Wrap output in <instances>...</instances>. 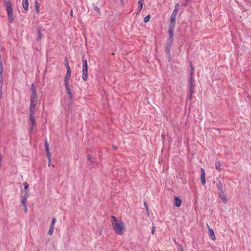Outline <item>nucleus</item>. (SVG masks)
<instances>
[{
  "label": "nucleus",
  "mask_w": 251,
  "mask_h": 251,
  "mask_svg": "<svg viewBox=\"0 0 251 251\" xmlns=\"http://www.w3.org/2000/svg\"><path fill=\"white\" fill-rule=\"evenodd\" d=\"M181 203V201L178 197L175 198V204L176 207H179Z\"/></svg>",
  "instance_id": "nucleus-15"
},
{
  "label": "nucleus",
  "mask_w": 251,
  "mask_h": 251,
  "mask_svg": "<svg viewBox=\"0 0 251 251\" xmlns=\"http://www.w3.org/2000/svg\"><path fill=\"white\" fill-rule=\"evenodd\" d=\"M70 79V77H67V76H65V78H64V80H69Z\"/></svg>",
  "instance_id": "nucleus-38"
},
{
  "label": "nucleus",
  "mask_w": 251,
  "mask_h": 251,
  "mask_svg": "<svg viewBox=\"0 0 251 251\" xmlns=\"http://www.w3.org/2000/svg\"><path fill=\"white\" fill-rule=\"evenodd\" d=\"M55 222H56V219L55 218H53L52 219L51 223L50 225V226L54 227V225H55Z\"/></svg>",
  "instance_id": "nucleus-27"
},
{
  "label": "nucleus",
  "mask_w": 251,
  "mask_h": 251,
  "mask_svg": "<svg viewBox=\"0 0 251 251\" xmlns=\"http://www.w3.org/2000/svg\"><path fill=\"white\" fill-rule=\"evenodd\" d=\"M46 152H47L48 159L51 158V155H50L49 150L48 151H46Z\"/></svg>",
  "instance_id": "nucleus-30"
},
{
  "label": "nucleus",
  "mask_w": 251,
  "mask_h": 251,
  "mask_svg": "<svg viewBox=\"0 0 251 251\" xmlns=\"http://www.w3.org/2000/svg\"><path fill=\"white\" fill-rule=\"evenodd\" d=\"M54 226H50V229H49V230L48 231V234L50 235H51L53 232V231H54Z\"/></svg>",
  "instance_id": "nucleus-23"
},
{
  "label": "nucleus",
  "mask_w": 251,
  "mask_h": 251,
  "mask_svg": "<svg viewBox=\"0 0 251 251\" xmlns=\"http://www.w3.org/2000/svg\"><path fill=\"white\" fill-rule=\"evenodd\" d=\"M176 13L172 12L170 17V25H175L176 18L177 16Z\"/></svg>",
  "instance_id": "nucleus-6"
},
{
  "label": "nucleus",
  "mask_w": 251,
  "mask_h": 251,
  "mask_svg": "<svg viewBox=\"0 0 251 251\" xmlns=\"http://www.w3.org/2000/svg\"><path fill=\"white\" fill-rule=\"evenodd\" d=\"M94 9L96 11L99 15H100V8L96 5H94Z\"/></svg>",
  "instance_id": "nucleus-25"
},
{
  "label": "nucleus",
  "mask_w": 251,
  "mask_h": 251,
  "mask_svg": "<svg viewBox=\"0 0 251 251\" xmlns=\"http://www.w3.org/2000/svg\"><path fill=\"white\" fill-rule=\"evenodd\" d=\"M23 185H24V188H25V192H28V191H27V189H28V186H29V185H28V183H26V182H24V183H23Z\"/></svg>",
  "instance_id": "nucleus-26"
},
{
  "label": "nucleus",
  "mask_w": 251,
  "mask_h": 251,
  "mask_svg": "<svg viewBox=\"0 0 251 251\" xmlns=\"http://www.w3.org/2000/svg\"><path fill=\"white\" fill-rule=\"evenodd\" d=\"M7 17L8 18V22L10 23H13L14 21V16L13 14V12H11L7 13Z\"/></svg>",
  "instance_id": "nucleus-11"
},
{
  "label": "nucleus",
  "mask_w": 251,
  "mask_h": 251,
  "mask_svg": "<svg viewBox=\"0 0 251 251\" xmlns=\"http://www.w3.org/2000/svg\"><path fill=\"white\" fill-rule=\"evenodd\" d=\"M111 219L112 226L115 233L119 235L124 234L126 227L124 223L114 216H111Z\"/></svg>",
  "instance_id": "nucleus-2"
},
{
  "label": "nucleus",
  "mask_w": 251,
  "mask_h": 251,
  "mask_svg": "<svg viewBox=\"0 0 251 251\" xmlns=\"http://www.w3.org/2000/svg\"><path fill=\"white\" fill-rule=\"evenodd\" d=\"M40 103V102L38 100V97H30L29 118L32 126L31 128V131L32 130L33 127L36 126L35 112L36 109V106L39 105Z\"/></svg>",
  "instance_id": "nucleus-1"
},
{
  "label": "nucleus",
  "mask_w": 251,
  "mask_h": 251,
  "mask_svg": "<svg viewBox=\"0 0 251 251\" xmlns=\"http://www.w3.org/2000/svg\"><path fill=\"white\" fill-rule=\"evenodd\" d=\"M45 149L46 151H48L49 150V144L47 141H46L45 142Z\"/></svg>",
  "instance_id": "nucleus-29"
},
{
  "label": "nucleus",
  "mask_w": 251,
  "mask_h": 251,
  "mask_svg": "<svg viewBox=\"0 0 251 251\" xmlns=\"http://www.w3.org/2000/svg\"><path fill=\"white\" fill-rule=\"evenodd\" d=\"M30 90L31 91V95L30 97H38L36 93V89L34 84H31Z\"/></svg>",
  "instance_id": "nucleus-9"
},
{
  "label": "nucleus",
  "mask_w": 251,
  "mask_h": 251,
  "mask_svg": "<svg viewBox=\"0 0 251 251\" xmlns=\"http://www.w3.org/2000/svg\"><path fill=\"white\" fill-rule=\"evenodd\" d=\"M206 226H207V228L208 229V231H209V228H211L209 226L208 224L206 225Z\"/></svg>",
  "instance_id": "nucleus-40"
},
{
  "label": "nucleus",
  "mask_w": 251,
  "mask_h": 251,
  "mask_svg": "<svg viewBox=\"0 0 251 251\" xmlns=\"http://www.w3.org/2000/svg\"><path fill=\"white\" fill-rule=\"evenodd\" d=\"M193 93H190V95H189V99L190 100H191L192 99V95H193Z\"/></svg>",
  "instance_id": "nucleus-36"
},
{
  "label": "nucleus",
  "mask_w": 251,
  "mask_h": 251,
  "mask_svg": "<svg viewBox=\"0 0 251 251\" xmlns=\"http://www.w3.org/2000/svg\"><path fill=\"white\" fill-rule=\"evenodd\" d=\"M71 15L72 16V11L71 12Z\"/></svg>",
  "instance_id": "nucleus-42"
},
{
  "label": "nucleus",
  "mask_w": 251,
  "mask_h": 251,
  "mask_svg": "<svg viewBox=\"0 0 251 251\" xmlns=\"http://www.w3.org/2000/svg\"><path fill=\"white\" fill-rule=\"evenodd\" d=\"M138 3L139 5L138 7V11H140L143 8V0H139L138 2Z\"/></svg>",
  "instance_id": "nucleus-19"
},
{
  "label": "nucleus",
  "mask_w": 251,
  "mask_h": 251,
  "mask_svg": "<svg viewBox=\"0 0 251 251\" xmlns=\"http://www.w3.org/2000/svg\"><path fill=\"white\" fill-rule=\"evenodd\" d=\"M186 5H187V4H186V3H185V4H184V6H186Z\"/></svg>",
  "instance_id": "nucleus-43"
},
{
  "label": "nucleus",
  "mask_w": 251,
  "mask_h": 251,
  "mask_svg": "<svg viewBox=\"0 0 251 251\" xmlns=\"http://www.w3.org/2000/svg\"><path fill=\"white\" fill-rule=\"evenodd\" d=\"M201 183L203 185H204L205 184L206 181H205V175H201Z\"/></svg>",
  "instance_id": "nucleus-24"
},
{
  "label": "nucleus",
  "mask_w": 251,
  "mask_h": 251,
  "mask_svg": "<svg viewBox=\"0 0 251 251\" xmlns=\"http://www.w3.org/2000/svg\"><path fill=\"white\" fill-rule=\"evenodd\" d=\"M179 3L176 4V5L175 6V9L173 10V12L177 14L178 11L179 10Z\"/></svg>",
  "instance_id": "nucleus-20"
},
{
  "label": "nucleus",
  "mask_w": 251,
  "mask_h": 251,
  "mask_svg": "<svg viewBox=\"0 0 251 251\" xmlns=\"http://www.w3.org/2000/svg\"><path fill=\"white\" fill-rule=\"evenodd\" d=\"M217 187L219 192L224 191L223 184L221 181H219L218 183L217 184Z\"/></svg>",
  "instance_id": "nucleus-16"
},
{
  "label": "nucleus",
  "mask_w": 251,
  "mask_h": 251,
  "mask_svg": "<svg viewBox=\"0 0 251 251\" xmlns=\"http://www.w3.org/2000/svg\"><path fill=\"white\" fill-rule=\"evenodd\" d=\"M219 196H220V197L221 198V199L222 200V201H223V202L224 203H226L227 202V197H226V195L224 193V192H219Z\"/></svg>",
  "instance_id": "nucleus-10"
},
{
  "label": "nucleus",
  "mask_w": 251,
  "mask_h": 251,
  "mask_svg": "<svg viewBox=\"0 0 251 251\" xmlns=\"http://www.w3.org/2000/svg\"><path fill=\"white\" fill-rule=\"evenodd\" d=\"M49 162H48V165L50 166L51 164V158L48 159Z\"/></svg>",
  "instance_id": "nucleus-37"
},
{
  "label": "nucleus",
  "mask_w": 251,
  "mask_h": 251,
  "mask_svg": "<svg viewBox=\"0 0 251 251\" xmlns=\"http://www.w3.org/2000/svg\"><path fill=\"white\" fill-rule=\"evenodd\" d=\"M144 204V206H145V207L146 208V210H147V212H149V208H148V205H147V203L145 202Z\"/></svg>",
  "instance_id": "nucleus-34"
},
{
  "label": "nucleus",
  "mask_w": 251,
  "mask_h": 251,
  "mask_svg": "<svg viewBox=\"0 0 251 251\" xmlns=\"http://www.w3.org/2000/svg\"><path fill=\"white\" fill-rule=\"evenodd\" d=\"M22 5L23 9L25 11H27L28 9V0H23Z\"/></svg>",
  "instance_id": "nucleus-13"
},
{
  "label": "nucleus",
  "mask_w": 251,
  "mask_h": 251,
  "mask_svg": "<svg viewBox=\"0 0 251 251\" xmlns=\"http://www.w3.org/2000/svg\"><path fill=\"white\" fill-rule=\"evenodd\" d=\"M175 25H169L168 32L169 33V36H170L169 38H170V39H171V41H172L173 36H174L173 32H174V30L175 29Z\"/></svg>",
  "instance_id": "nucleus-7"
},
{
  "label": "nucleus",
  "mask_w": 251,
  "mask_h": 251,
  "mask_svg": "<svg viewBox=\"0 0 251 251\" xmlns=\"http://www.w3.org/2000/svg\"><path fill=\"white\" fill-rule=\"evenodd\" d=\"M66 69H67V72H66L65 76L70 77L71 74V71L70 68L69 67V64L67 61V63L66 64Z\"/></svg>",
  "instance_id": "nucleus-14"
},
{
  "label": "nucleus",
  "mask_w": 251,
  "mask_h": 251,
  "mask_svg": "<svg viewBox=\"0 0 251 251\" xmlns=\"http://www.w3.org/2000/svg\"><path fill=\"white\" fill-rule=\"evenodd\" d=\"M64 82H65V84H66V83L67 84H69V80H64Z\"/></svg>",
  "instance_id": "nucleus-39"
},
{
  "label": "nucleus",
  "mask_w": 251,
  "mask_h": 251,
  "mask_svg": "<svg viewBox=\"0 0 251 251\" xmlns=\"http://www.w3.org/2000/svg\"><path fill=\"white\" fill-rule=\"evenodd\" d=\"M221 165L219 161H217L215 163V168L216 169L218 170L219 171L221 170Z\"/></svg>",
  "instance_id": "nucleus-21"
},
{
  "label": "nucleus",
  "mask_w": 251,
  "mask_h": 251,
  "mask_svg": "<svg viewBox=\"0 0 251 251\" xmlns=\"http://www.w3.org/2000/svg\"><path fill=\"white\" fill-rule=\"evenodd\" d=\"M82 78L84 81H86L88 78V64L86 60L83 59L82 57Z\"/></svg>",
  "instance_id": "nucleus-3"
},
{
  "label": "nucleus",
  "mask_w": 251,
  "mask_h": 251,
  "mask_svg": "<svg viewBox=\"0 0 251 251\" xmlns=\"http://www.w3.org/2000/svg\"><path fill=\"white\" fill-rule=\"evenodd\" d=\"M5 4L6 6V11L7 12V14L12 12L13 9L11 3L8 1H5Z\"/></svg>",
  "instance_id": "nucleus-5"
},
{
  "label": "nucleus",
  "mask_w": 251,
  "mask_h": 251,
  "mask_svg": "<svg viewBox=\"0 0 251 251\" xmlns=\"http://www.w3.org/2000/svg\"><path fill=\"white\" fill-rule=\"evenodd\" d=\"M23 206L24 207V211H25V213H26L27 211V210H28L27 207L26 206V205H24Z\"/></svg>",
  "instance_id": "nucleus-32"
},
{
  "label": "nucleus",
  "mask_w": 251,
  "mask_h": 251,
  "mask_svg": "<svg viewBox=\"0 0 251 251\" xmlns=\"http://www.w3.org/2000/svg\"><path fill=\"white\" fill-rule=\"evenodd\" d=\"M201 175H205V171L203 168L201 169Z\"/></svg>",
  "instance_id": "nucleus-31"
},
{
  "label": "nucleus",
  "mask_w": 251,
  "mask_h": 251,
  "mask_svg": "<svg viewBox=\"0 0 251 251\" xmlns=\"http://www.w3.org/2000/svg\"><path fill=\"white\" fill-rule=\"evenodd\" d=\"M208 235L212 240L214 241L216 240V237L215 236L214 231L212 229L209 228V230L208 231Z\"/></svg>",
  "instance_id": "nucleus-12"
},
{
  "label": "nucleus",
  "mask_w": 251,
  "mask_h": 251,
  "mask_svg": "<svg viewBox=\"0 0 251 251\" xmlns=\"http://www.w3.org/2000/svg\"><path fill=\"white\" fill-rule=\"evenodd\" d=\"M28 197V192H26L23 197L21 198V202L23 205L26 204V200Z\"/></svg>",
  "instance_id": "nucleus-8"
},
{
  "label": "nucleus",
  "mask_w": 251,
  "mask_h": 251,
  "mask_svg": "<svg viewBox=\"0 0 251 251\" xmlns=\"http://www.w3.org/2000/svg\"><path fill=\"white\" fill-rule=\"evenodd\" d=\"M180 251H183L182 248H181L180 249Z\"/></svg>",
  "instance_id": "nucleus-41"
},
{
  "label": "nucleus",
  "mask_w": 251,
  "mask_h": 251,
  "mask_svg": "<svg viewBox=\"0 0 251 251\" xmlns=\"http://www.w3.org/2000/svg\"><path fill=\"white\" fill-rule=\"evenodd\" d=\"M66 90H67V93L68 94V95L69 98L71 100H72L73 95H72V93L71 92V90L70 88H68V89H66Z\"/></svg>",
  "instance_id": "nucleus-22"
},
{
  "label": "nucleus",
  "mask_w": 251,
  "mask_h": 251,
  "mask_svg": "<svg viewBox=\"0 0 251 251\" xmlns=\"http://www.w3.org/2000/svg\"><path fill=\"white\" fill-rule=\"evenodd\" d=\"M194 79H189V92L190 93H194V89L195 88V85L194 84Z\"/></svg>",
  "instance_id": "nucleus-4"
},
{
  "label": "nucleus",
  "mask_w": 251,
  "mask_h": 251,
  "mask_svg": "<svg viewBox=\"0 0 251 251\" xmlns=\"http://www.w3.org/2000/svg\"><path fill=\"white\" fill-rule=\"evenodd\" d=\"M65 87L66 89H68V88H70L69 84H67V83H66V84H65Z\"/></svg>",
  "instance_id": "nucleus-35"
},
{
  "label": "nucleus",
  "mask_w": 251,
  "mask_h": 251,
  "mask_svg": "<svg viewBox=\"0 0 251 251\" xmlns=\"http://www.w3.org/2000/svg\"><path fill=\"white\" fill-rule=\"evenodd\" d=\"M155 227L154 226H153L152 228V229H151V233L152 234H154V232H155Z\"/></svg>",
  "instance_id": "nucleus-33"
},
{
  "label": "nucleus",
  "mask_w": 251,
  "mask_h": 251,
  "mask_svg": "<svg viewBox=\"0 0 251 251\" xmlns=\"http://www.w3.org/2000/svg\"><path fill=\"white\" fill-rule=\"evenodd\" d=\"M150 15H148V16H146L144 19V22L147 23V22H149L150 20Z\"/></svg>",
  "instance_id": "nucleus-28"
},
{
  "label": "nucleus",
  "mask_w": 251,
  "mask_h": 251,
  "mask_svg": "<svg viewBox=\"0 0 251 251\" xmlns=\"http://www.w3.org/2000/svg\"><path fill=\"white\" fill-rule=\"evenodd\" d=\"M190 66H191V70H190V79H194V68L193 67V66H192V63H190Z\"/></svg>",
  "instance_id": "nucleus-17"
},
{
  "label": "nucleus",
  "mask_w": 251,
  "mask_h": 251,
  "mask_svg": "<svg viewBox=\"0 0 251 251\" xmlns=\"http://www.w3.org/2000/svg\"><path fill=\"white\" fill-rule=\"evenodd\" d=\"M35 10H36V12L37 14L39 13L40 12V6H39V4L38 3V2L37 1H35Z\"/></svg>",
  "instance_id": "nucleus-18"
}]
</instances>
